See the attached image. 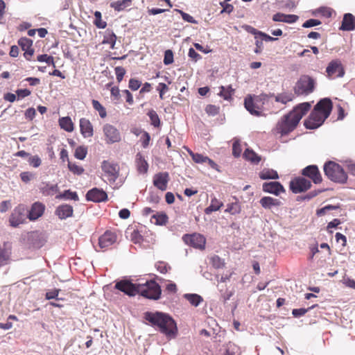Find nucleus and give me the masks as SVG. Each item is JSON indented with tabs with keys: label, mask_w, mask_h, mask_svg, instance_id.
Returning a JSON list of instances; mask_svg holds the SVG:
<instances>
[{
	"label": "nucleus",
	"mask_w": 355,
	"mask_h": 355,
	"mask_svg": "<svg viewBox=\"0 0 355 355\" xmlns=\"http://www.w3.org/2000/svg\"><path fill=\"white\" fill-rule=\"evenodd\" d=\"M311 105L305 102L296 105L287 114L283 116L276 125V130L281 135H287L297 126L302 118L309 111Z\"/></svg>",
	"instance_id": "nucleus-1"
},
{
	"label": "nucleus",
	"mask_w": 355,
	"mask_h": 355,
	"mask_svg": "<svg viewBox=\"0 0 355 355\" xmlns=\"http://www.w3.org/2000/svg\"><path fill=\"white\" fill-rule=\"evenodd\" d=\"M332 107L331 99L328 98L321 99L304 121L305 127L307 129H315L320 127L330 115Z\"/></svg>",
	"instance_id": "nucleus-2"
},
{
	"label": "nucleus",
	"mask_w": 355,
	"mask_h": 355,
	"mask_svg": "<svg viewBox=\"0 0 355 355\" xmlns=\"http://www.w3.org/2000/svg\"><path fill=\"white\" fill-rule=\"evenodd\" d=\"M144 318L152 326L157 327L160 332L167 336H175L178 328L175 320L168 315L162 312H146Z\"/></svg>",
	"instance_id": "nucleus-3"
},
{
	"label": "nucleus",
	"mask_w": 355,
	"mask_h": 355,
	"mask_svg": "<svg viewBox=\"0 0 355 355\" xmlns=\"http://www.w3.org/2000/svg\"><path fill=\"white\" fill-rule=\"evenodd\" d=\"M323 171L327 178L334 182L345 184L347 181V174L343 168L335 162H327L323 166Z\"/></svg>",
	"instance_id": "nucleus-4"
},
{
	"label": "nucleus",
	"mask_w": 355,
	"mask_h": 355,
	"mask_svg": "<svg viewBox=\"0 0 355 355\" xmlns=\"http://www.w3.org/2000/svg\"><path fill=\"white\" fill-rule=\"evenodd\" d=\"M272 96H274V94L248 95L244 100L245 107L251 114L260 116L265 102L268 101L269 98Z\"/></svg>",
	"instance_id": "nucleus-5"
},
{
	"label": "nucleus",
	"mask_w": 355,
	"mask_h": 355,
	"mask_svg": "<svg viewBox=\"0 0 355 355\" xmlns=\"http://www.w3.org/2000/svg\"><path fill=\"white\" fill-rule=\"evenodd\" d=\"M138 291L137 294L154 300L159 299L162 293L159 285L153 280L146 282L145 284H139Z\"/></svg>",
	"instance_id": "nucleus-6"
},
{
	"label": "nucleus",
	"mask_w": 355,
	"mask_h": 355,
	"mask_svg": "<svg viewBox=\"0 0 355 355\" xmlns=\"http://www.w3.org/2000/svg\"><path fill=\"white\" fill-rule=\"evenodd\" d=\"M315 85V81L312 77L303 75L295 83L294 92L297 96H307L314 91Z\"/></svg>",
	"instance_id": "nucleus-7"
},
{
	"label": "nucleus",
	"mask_w": 355,
	"mask_h": 355,
	"mask_svg": "<svg viewBox=\"0 0 355 355\" xmlns=\"http://www.w3.org/2000/svg\"><path fill=\"white\" fill-rule=\"evenodd\" d=\"M325 73L329 79L334 80L343 78L345 74V70L342 62L339 59H335L329 62Z\"/></svg>",
	"instance_id": "nucleus-8"
},
{
	"label": "nucleus",
	"mask_w": 355,
	"mask_h": 355,
	"mask_svg": "<svg viewBox=\"0 0 355 355\" xmlns=\"http://www.w3.org/2000/svg\"><path fill=\"white\" fill-rule=\"evenodd\" d=\"M101 168L110 183H114L119 175V166L116 164L104 160Z\"/></svg>",
	"instance_id": "nucleus-9"
},
{
	"label": "nucleus",
	"mask_w": 355,
	"mask_h": 355,
	"mask_svg": "<svg viewBox=\"0 0 355 355\" xmlns=\"http://www.w3.org/2000/svg\"><path fill=\"white\" fill-rule=\"evenodd\" d=\"M184 242L193 248L204 250L206 244L205 237L198 233H193L192 234H185L182 237Z\"/></svg>",
	"instance_id": "nucleus-10"
},
{
	"label": "nucleus",
	"mask_w": 355,
	"mask_h": 355,
	"mask_svg": "<svg viewBox=\"0 0 355 355\" xmlns=\"http://www.w3.org/2000/svg\"><path fill=\"white\" fill-rule=\"evenodd\" d=\"M26 219L25 206L19 205L14 209L10 216V225L13 227H17L19 225L24 223L26 222Z\"/></svg>",
	"instance_id": "nucleus-11"
},
{
	"label": "nucleus",
	"mask_w": 355,
	"mask_h": 355,
	"mask_svg": "<svg viewBox=\"0 0 355 355\" xmlns=\"http://www.w3.org/2000/svg\"><path fill=\"white\" fill-rule=\"evenodd\" d=\"M103 131L107 144H110L121 141L120 132L114 125L107 123L103 125Z\"/></svg>",
	"instance_id": "nucleus-12"
},
{
	"label": "nucleus",
	"mask_w": 355,
	"mask_h": 355,
	"mask_svg": "<svg viewBox=\"0 0 355 355\" xmlns=\"http://www.w3.org/2000/svg\"><path fill=\"white\" fill-rule=\"evenodd\" d=\"M311 187V182L302 177L296 178L290 182V189L295 193L307 191Z\"/></svg>",
	"instance_id": "nucleus-13"
},
{
	"label": "nucleus",
	"mask_w": 355,
	"mask_h": 355,
	"mask_svg": "<svg viewBox=\"0 0 355 355\" xmlns=\"http://www.w3.org/2000/svg\"><path fill=\"white\" fill-rule=\"evenodd\" d=\"M139 284H132L128 280H121L115 284V288L129 296H135L139 293Z\"/></svg>",
	"instance_id": "nucleus-14"
},
{
	"label": "nucleus",
	"mask_w": 355,
	"mask_h": 355,
	"mask_svg": "<svg viewBox=\"0 0 355 355\" xmlns=\"http://www.w3.org/2000/svg\"><path fill=\"white\" fill-rule=\"evenodd\" d=\"M302 175L309 178L315 184H320L322 182V177L316 165H309L302 171Z\"/></svg>",
	"instance_id": "nucleus-15"
},
{
	"label": "nucleus",
	"mask_w": 355,
	"mask_h": 355,
	"mask_svg": "<svg viewBox=\"0 0 355 355\" xmlns=\"http://www.w3.org/2000/svg\"><path fill=\"white\" fill-rule=\"evenodd\" d=\"M86 198L95 202H105L107 200V194L103 189L93 188L87 191Z\"/></svg>",
	"instance_id": "nucleus-16"
},
{
	"label": "nucleus",
	"mask_w": 355,
	"mask_h": 355,
	"mask_svg": "<svg viewBox=\"0 0 355 355\" xmlns=\"http://www.w3.org/2000/svg\"><path fill=\"white\" fill-rule=\"evenodd\" d=\"M117 236L114 232L106 231L98 239V245L101 249H107L116 243Z\"/></svg>",
	"instance_id": "nucleus-17"
},
{
	"label": "nucleus",
	"mask_w": 355,
	"mask_h": 355,
	"mask_svg": "<svg viewBox=\"0 0 355 355\" xmlns=\"http://www.w3.org/2000/svg\"><path fill=\"white\" fill-rule=\"evenodd\" d=\"M18 44L24 51V58L27 60H31L34 54V49L32 48L33 41L27 37H21L18 40Z\"/></svg>",
	"instance_id": "nucleus-18"
},
{
	"label": "nucleus",
	"mask_w": 355,
	"mask_h": 355,
	"mask_svg": "<svg viewBox=\"0 0 355 355\" xmlns=\"http://www.w3.org/2000/svg\"><path fill=\"white\" fill-rule=\"evenodd\" d=\"M11 254V244L9 242H4L3 245L0 246V267L10 263Z\"/></svg>",
	"instance_id": "nucleus-19"
},
{
	"label": "nucleus",
	"mask_w": 355,
	"mask_h": 355,
	"mask_svg": "<svg viewBox=\"0 0 355 355\" xmlns=\"http://www.w3.org/2000/svg\"><path fill=\"white\" fill-rule=\"evenodd\" d=\"M168 181L169 175L167 172L157 173L153 177L154 186L162 191L166 190Z\"/></svg>",
	"instance_id": "nucleus-20"
},
{
	"label": "nucleus",
	"mask_w": 355,
	"mask_h": 355,
	"mask_svg": "<svg viewBox=\"0 0 355 355\" xmlns=\"http://www.w3.org/2000/svg\"><path fill=\"white\" fill-rule=\"evenodd\" d=\"M45 210V205L40 202H34L28 211L27 217L30 220H35L41 217Z\"/></svg>",
	"instance_id": "nucleus-21"
},
{
	"label": "nucleus",
	"mask_w": 355,
	"mask_h": 355,
	"mask_svg": "<svg viewBox=\"0 0 355 355\" xmlns=\"http://www.w3.org/2000/svg\"><path fill=\"white\" fill-rule=\"evenodd\" d=\"M263 191L275 196H279L280 193L285 192L284 187L279 182H264L263 184Z\"/></svg>",
	"instance_id": "nucleus-22"
},
{
	"label": "nucleus",
	"mask_w": 355,
	"mask_h": 355,
	"mask_svg": "<svg viewBox=\"0 0 355 355\" xmlns=\"http://www.w3.org/2000/svg\"><path fill=\"white\" fill-rule=\"evenodd\" d=\"M39 189L44 196H52L59 193L58 184H51L49 182H42Z\"/></svg>",
	"instance_id": "nucleus-23"
},
{
	"label": "nucleus",
	"mask_w": 355,
	"mask_h": 355,
	"mask_svg": "<svg viewBox=\"0 0 355 355\" xmlns=\"http://www.w3.org/2000/svg\"><path fill=\"white\" fill-rule=\"evenodd\" d=\"M188 153L194 162L197 164L207 163L212 168H217L218 165L208 157L204 156L200 153H195L190 150H188Z\"/></svg>",
	"instance_id": "nucleus-24"
},
{
	"label": "nucleus",
	"mask_w": 355,
	"mask_h": 355,
	"mask_svg": "<svg viewBox=\"0 0 355 355\" xmlns=\"http://www.w3.org/2000/svg\"><path fill=\"white\" fill-rule=\"evenodd\" d=\"M80 133L85 138L92 137L94 135V128L90 121L85 118L80 119Z\"/></svg>",
	"instance_id": "nucleus-25"
},
{
	"label": "nucleus",
	"mask_w": 355,
	"mask_h": 355,
	"mask_svg": "<svg viewBox=\"0 0 355 355\" xmlns=\"http://www.w3.org/2000/svg\"><path fill=\"white\" fill-rule=\"evenodd\" d=\"M340 29L346 31L355 30V17L351 13L345 14Z\"/></svg>",
	"instance_id": "nucleus-26"
},
{
	"label": "nucleus",
	"mask_w": 355,
	"mask_h": 355,
	"mask_svg": "<svg viewBox=\"0 0 355 355\" xmlns=\"http://www.w3.org/2000/svg\"><path fill=\"white\" fill-rule=\"evenodd\" d=\"M135 164L137 171L141 174H145L148 170V164L145 157L141 153H137L135 157Z\"/></svg>",
	"instance_id": "nucleus-27"
},
{
	"label": "nucleus",
	"mask_w": 355,
	"mask_h": 355,
	"mask_svg": "<svg viewBox=\"0 0 355 355\" xmlns=\"http://www.w3.org/2000/svg\"><path fill=\"white\" fill-rule=\"evenodd\" d=\"M73 209L72 206L69 205H61L58 206L55 210V214L60 219H65L73 215Z\"/></svg>",
	"instance_id": "nucleus-28"
},
{
	"label": "nucleus",
	"mask_w": 355,
	"mask_h": 355,
	"mask_svg": "<svg viewBox=\"0 0 355 355\" xmlns=\"http://www.w3.org/2000/svg\"><path fill=\"white\" fill-rule=\"evenodd\" d=\"M298 16L295 15H286L281 12L275 14L272 20L275 21H282L286 23H295L298 19Z\"/></svg>",
	"instance_id": "nucleus-29"
},
{
	"label": "nucleus",
	"mask_w": 355,
	"mask_h": 355,
	"mask_svg": "<svg viewBox=\"0 0 355 355\" xmlns=\"http://www.w3.org/2000/svg\"><path fill=\"white\" fill-rule=\"evenodd\" d=\"M261 205L265 209H271L272 207L281 205V202L276 198L270 196H265L261 198L259 201Z\"/></svg>",
	"instance_id": "nucleus-30"
},
{
	"label": "nucleus",
	"mask_w": 355,
	"mask_h": 355,
	"mask_svg": "<svg viewBox=\"0 0 355 355\" xmlns=\"http://www.w3.org/2000/svg\"><path fill=\"white\" fill-rule=\"evenodd\" d=\"M116 41V36L114 33L110 29L105 31V34L103 35V40L102 41V44H109L110 46V49H114V46Z\"/></svg>",
	"instance_id": "nucleus-31"
},
{
	"label": "nucleus",
	"mask_w": 355,
	"mask_h": 355,
	"mask_svg": "<svg viewBox=\"0 0 355 355\" xmlns=\"http://www.w3.org/2000/svg\"><path fill=\"white\" fill-rule=\"evenodd\" d=\"M243 157L247 161L250 162L254 164H257L261 159V156L257 154L253 150L247 148L243 153Z\"/></svg>",
	"instance_id": "nucleus-32"
},
{
	"label": "nucleus",
	"mask_w": 355,
	"mask_h": 355,
	"mask_svg": "<svg viewBox=\"0 0 355 355\" xmlns=\"http://www.w3.org/2000/svg\"><path fill=\"white\" fill-rule=\"evenodd\" d=\"M60 128L68 132H71L74 130V125L69 116L61 117L58 121Z\"/></svg>",
	"instance_id": "nucleus-33"
},
{
	"label": "nucleus",
	"mask_w": 355,
	"mask_h": 355,
	"mask_svg": "<svg viewBox=\"0 0 355 355\" xmlns=\"http://www.w3.org/2000/svg\"><path fill=\"white\" fill-rule=\"evenodd\" d=\"M259 178L261 180H276L279 178L278 173L273 169L264 168L259 173Z\"/></svg>",
	"instance_id": "nucleus-34"
},
{
	"label": "nucleus",
	"mask_w": 355,
	"mask_h": 355,
	"mask_svg": "<svg viewBox=\"0 0 355 355\" xmlns=\"http://www.w3.org/2000/svg\"><path fill=\"white\" fill-rule=\"evenodd\" d=\"M223 206V203L216 198L211 200V202L209 207L205 209L206 214H210L213 211H218Z\"/></svg>",
	"instance_id": "nucleus-35"
},
{
	"label": "nucleus",
	"mask_w": 355,
	"mask_h": 355,
	"mask_svg": "<svg viewBox=\"0 0 355 355\" xmlns=\"http://www.w3.org/2000/svg\"><path fill=\"white\" fill-rule=\"evenodd\" d=\"M150 221L155 225H164L168 222V216L164 213H157L152 216Z\"/></svg>",
	"instance_id": "nucleus-36"
},
{
	"label": "nucleus",
	"mask_w": 355,
	"mask_h": 355,
	"mask_svg": "<svg viewBox=\"0 0 355 355\" xmlns=\"http://www.w3.org/2000/svg\"><path fill=\"white\" fill-rule=\"evenodd\" d=\"M184 297L189 302V303L194 306H198L200 302H202V297L198 294H184Z\"/></svg>",
	"instance_id": "nucleus-37"
},
{
	"label": "nucleus",
	"mask_w": 355,
	"mask_h": 355,
	"mask_svg": "<svg viewBox=\"0 0 355 355\" xmlns=\"http://www.w3.org/2000/svg\"><path fill=\"white\" fill-rule=\"evenodd\" d=\"M132 0H121L111 3L110 6L116 11H121L130 5Z\"/></svg>",
	"instance_id": "nucleus-38"
},
{
	"label": "nucleus",
	"mask_w": 355,
	"mask_h": 355,
	"mask_svg": "<svg viewBox=\"0 0 355 355\" xmlns=\"http://www.w3.org/2000/svg\"><path fill=\"white\" fill-rule=\"evenodd\" d=\"M241 208L239 202L238 201H236L234 202L227 204V208L225 210V211L232 215H234L239 214L241 212Z\"/></svg>",
	"instance_id": "nucleus-39"
},
{
	"label": "nucleus",
	"mask_w": 355,
	"mask_h": 355,
	"mask_svg": "<svg viewBox=\"0 0 355 355\" xmlns=\"http://www.w3.org/2000/svg\"><path fill=\"white\" fill-rule=\"evenodd\" d=\"M92 106L97 111L101 118L104 119L107 116V112L104 106L97 100H92Z\"/></svg>",
	"instance_id": "nucleus-40"
},
{
	"label": "nucleus",
	"mask_w": 355,
	"mask_h": 355,
	"mask_svg": "<svg viewBox=\"0 0 355 355\" xmlns=\"http://www.w3.org/2000/svg\"><path fill=\"white\" fill-rule=\"evenodd\" d=\"M275 97L276 102H279L282 104H286L293 99V95L291 93H282L277 94Z\"/></svg>",
	"instance_id": "nucleus-41"
},
{
	"label": "nucleus",
	"mask_w": 355,
	"mask_h": 355,
	"mask_svg": "<svg viewBox=\"0 0 355 355\" xmlns=\"http://www.w3.org/2000/svg\"><path fill=\"white\" fill-rule=\"evenodd\" d=\"M55 198L57 199H71L73 200H78V196L76 192H73L70 190H66L64 191V193L56 195Z\"/></svg>",
	"instance_id": "nucleus-42"
},
{
	"label": "nucleus",
	"mask_w": 355,
	"mask_h": 355,
	"mask_svg": "<svg viewBox=\"0 0 355 355\" xmlns=\"http://www.w3.org/2000/svg\"><path fill=\"white\" fill-rule=\"evenodd\" d=\"M210 263L216 269L223 268L225 266L224 259L218 255H214L210 258Z\"/></svg>",
	"instance_id": "nucleus-43"
},
{
	"label": "nucleus",
	"mask_w": 355,
	"mask_h": 355,
	"mask_svg": "<svg viewBox=\"0 0 355 355\" xmlns=\"http://www.w3.org/2000/svg\"><path fill=\"white\" fill-rule=\"evenodd\" d=\"M147 114L150 119L151 125L154 127H159L160 119L157 112L153 110H150Z\"/></svg>",
	"instance_id": "nucleus-44"
},
{
	"label": "nucleus",
	"mask_w": 355,
	"mask_h": 355,
	"mask_svg": "<svg viewBox=\"0 0 355 355\" xmlns=\"http://www.w3.org/2000/svg\"><path fill=\"white\" fill-rule=\"evenodd\" d=\"M239 347L233 343H228L226 347V351L224 355H239Z\"/></svg>",
	"instance_id": "nucleus-45"
},
{
	"label": "nucleus",
	"mask_w": 355,
	"mask_h": 355,
	"mask_svg": "<svg viewBox=\"0 0 355 355\" xmlns=\"http://www.w3.org/2000/svg\"><path fill=\"white\" fill-rule=\"evenodd\" d=\"M95 19L94 21V25L98 28H105L107 26V23L102 20L101 13L100 11H96L94 12Z\"/></svg>",
	"instance_id": "nucleus-46"
},
{
	"label": "nucleus",
	"mask_w": 355,
	"mask_h": 355,
	"mask_svg": "<svg viewBox=\"0 0 355 355\" xmlns=\"http://www.w3.org/2000/svg\"><path fill=\"white\" fill-rule=\"evenodd\" d=\"M37 60L40 62H44L46 64H48L49 65H52L53 67H55L54 58L51 55H49L47 54L39 55L37 57Z\"/></svg>",
	"instance_id": "nucleus-47"
},
{
	"label": "nucleus",
	"mask_w": 355,
	"mask_h": 355,
	"mask_svg": "<svg viewBox=\"0 0 355 355\" xmlns=\"http://www.w3.org/2000/svg\"><path fill=\"white\" fill-rule=\"evenodd\" d=\"M87 153V148L85 146H80L75 150L74 156L76 158L83 160L85 158Z\"/></svg>",
	"instance_id": "nucleus-48"
},
{
	"label": "nucleus",
	"mask_w": 355,
	"mask_h": 355,
	"mask_svg": "<svg viewBox=\"0 0 355 355\" xmlns=\"http://www.w3.org/2000/svg\"><path fill=\"white\" fill-rule=\"evenodd\" d=\"M155 268L157 270L162 273L166 274L171 269V266L165 261H157L155 264Z\"/></svg>",
	"instance_id": "nucleus-49"
},
{
	"label": "nucleus",
	"mask_w": 355,
	"mask_h": 355,
	"mask_svg": "<svg viewBox=\"0 0 355 355\" xmlns=\"http://www.w3.org/2000/svg\"><path fill=\"white\" fill-rule=\"evenodd\" d=\"M68 168L69 170L75 175H80L83 174L85 171L84 168L82 166L75 163H71L70 162H69L68 163Z\"/></svg>",
	"instance_id": "nucleus-50"
},
{
	"label": "nucleus",
	"mask_w": 355,
	"mask_h": 355,
	"mask_svg": "<svg viewBox=\"0 0 355 355\" xmlns=\"http://www.w3.org/2000/svg\"><path fill=\"white\" fill-rule=\"evenodd\" d=\"M242 152L241 145L239 142V141L236 140L234 141L232 145V155L235 157H240Z\"/></svg>",
	"instance_id": "nucleus-51"
},
{
	"label": "nucleus",
	"mask_w": 355,
	"mask_h": 355,
	"mask_svg": "<svg viewBox=\"0 0 355 355\" xmlns=\"http://www.w3.org/2000/svg\"><path fill=\"white\" fill-rule=\"evenodd\" d=\"M168 87L165 83H159L157 87V91L159 92V98L161 100L164 98V95L168 91Z\"/></svg>",
	"instance_id": "nucleus-52"
},
{
	"label": "nucleus",
	"mask_w": 355,
	"mask_h": 355,
	"mask_svg": "<svg viewBox=\"0 0 355 355\" xmlns=\"http://www.w3.org/2000/svg\"><path fill=\"white\" fill-rule=\"evenodd\" d=\"M28 162V164L34 168L39 167L42 164V160L38 155L30 156Z\"/></svg>",
	"instance_id": "nucleus-53"
},
{
	"label": "nucleus",
	"mask_w": 355,
	"mask_h": 355,
	"mask_svg": "<svg viewBox=\"0 0 355 355\" xmlns=\"http://www.w3.org/2000/svg\"><path fill=\"white\" fill-rule=\"evenodd\" d=\"M175 11H176L177 12H179L181 15L182 19L185 21H187V22H189L191 24H197V21L196 19H194V18L192 16H191L190 15H189L188 13H186L179 9H175Z\"/></svg>",
	"instance_id": "nucleus-54"
},
{
	"label": "nucleus",
	"mask_w": 355,
	"mask_h": 355,
	"mask_svg": "<svg viewBox=\"0 0 355 355\" xmlns=\"http://www.w3.org/2000/svg\"><path fill=\"white\" fill-rule=\"evenodd\" d=\"M220 107L215 105H208L205 107V112L211 116H216L219 113Z\"/></svg>",
	"instance_id": "nucleus-55"
},
{
	"label": "nucleus",
	"mask_w": 355,
	"mask_h": 355,
	"mask_svg": "<svg viewBox=\"0 0 355 355\" xmlns=\"http://www.w3.org/2000/svg\"><path fill=\"white\" fill-rule=\"evenodd\" d=\"M220 91L219 95L220 96L223 97L224 99H226V100L228 99L229 98H230L231 92L234 91L232 89L231 86L228 87V88H227V89L225 87L221 86L220 87Z\"/></svg>",
	"instance_id": "nucleus-56"
},
{
	"label": "nucleus",
	"mask_w": 355,
	"mask_h": 355,
	"mask_svg": "<svg viewBox=\"0 0 355 355\" xmlns=\"http://www.w3.org/2000/svg\"><path fill=\"white\" fill-rule=\"evenodd\" d=\"M141 141V146L144 148H147L149 146L150 141V136L148 132L144 131L140 139Z\"/></svg>",
	"instance_id": "nucleus-57"
},
{
	"label": "nucleus",
	"mask_w": 355,
	"mask_h": 355,
	"mask_svg": "<svg viewBox=\"0 0 355 355\" xmlns=\"http://www.w3.org/2000/svg\"><path fill=\"white\" fill-rule=\"evenodd\" d=\"M20 178L22 182L28 183L35 178V174L29 171H25L20 173Z\"/></svg>",
	"instance_id": "nucleus-58"
},
{
	"label": "nucleus",
	"mask_w": 355,
	"mask_h": 355,
	"mask_svg": "<svg viewBox=\"0 0 355 355\" xmlns=\"http://www.w3.org/2000/svg\"><path fill=\"white\" fill-rule=\"evenodd\" d=\"M173 62V53L170 49L166 50L164 53V63L166 65H168Z\"/></svg>",
	"instance_id": "nucleus-59"
},
{
	"label": "nucleus",
	"mask_w": 355,
	"mask_h": 355,
	"mask_svg": "<svg viewBox=\"0 0 355 355\" xmlns=\"http://www.w3.org/2000/svg\"><path fill=\"white\" fill-rule=\"evenodd\" d=\"M338 207L337 206H334V205H328L321 209H319L317 210V215L318 216H324L326 214L327 211H329V210H334V209H338Z\"/></svg>",
	"instance_id": "nucleus-60"
},
{
	"label": "nucleus",
	"mask_w": 355,
	"mask_h": 355,
	"mask_svg": "<svg viewBox=\"0 0 355 355\" xmlns=\"http://www.w3.org/2000/svg\"><path fill=\"white\" fill-rule=\"evenodd\" d=\"M317 11L318 13L327 18L331 17L333 12V10L328 7H320Z\"/></svg>",
	"instance_id": "nucleus-61"
},
{
	"label": "nucleus",
	"mask_w": 355,
	"mask_h": 355,
	"mask_svg": "<svg viewBox=\"0 0 355 355\" xmlns=\"http://www.w3.org/2000/svg\"><path fill=\"white\" fill-rule=\"evenodd\" d=\"M114 71L116 80L119 83H120L123 80V76L125 74V70L122 67H115Z\"/></svg>",
	"instance_id": "nucleus-62"
},
{
	"label": "nucleus",
	"mask_w": 355,
	"mask_h": 355,
	"mask_svg": "<svg viewBox=\"0 0 355 355\" xmlns=\"http://www.w3.org/2000/svg\"><path fill=\"white\" fill-rule=\"evenodd\" d=\"M60 290L55 288L46 293L45 298L46 300L58 299V296L60 293Z\"/></svg>",
	"instance_id": "nucleus-63"
},
{
	"label": "nucleus",
	"mask_w": 355,
	"mask_h": 355,
	"mask_svg": "<svg viewBox=\"0 0 355 355\" xmlns=\"http://www.w3.org/2000/svg\"><path fill=\"white\" fill-rule=\"evenodd\" d=\"M141 83L139 80L131 78L129 80V88L133 91L137 90L141 87Z\"/></svg>",
	"instance_id": "nucleus-64"
}]
</instances>
